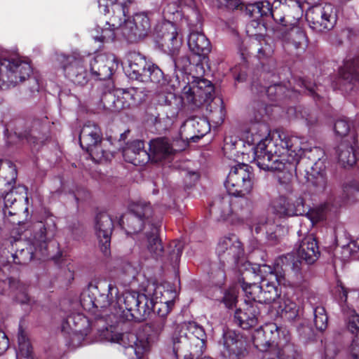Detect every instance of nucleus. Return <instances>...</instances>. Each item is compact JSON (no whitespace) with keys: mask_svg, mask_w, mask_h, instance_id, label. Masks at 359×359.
<instances>
[{"mask_svg":"<svg viewBox=\"0 0 359 359\" xmlns=\"http://www.w3.org/2000/svg\"><path fill=\"white\" fill-rule=\"evenodd\" d=\"M86 150L90 154L92 159L97 163L107 161L112 156L111 153L104 149L102 140L101 142L96 143L94 146Z\"/></svg>","mask_w":359,"mask_h":359,"instance_id":"obj_46","label":"nucleus"},{"mask_svg":"<svg viewBox=\"0 0 359 359\" xmlns=\"http://www.w3.org/2000/svg\"><path fill=\"white\" fill-rule=\"evenodd\" d=\"M284 32L282 37L285 41L294 46L295 49L304 48L307 39L304 31L301 27L292 26L287 32Z\"/></svg>","mask_w":359,"mask_h":359,"instance_id":"obj_40","label":"nucleus"},{"mask_svg":"<svg viewBox=\"0 0 359 359\" xmlns=\"http://www.w3.org/2000/svg\"><path fill=\"white\" fill-rule=\"evenodd\" d=\"M252 93L263 96L265 94L270 100H274L283 97L287 91L285 86L280 83L271 85L267 88L261 86L258 83L254 82L251 88Z\"/></svg>","mask_w":359,"mask_h":359,"instance_id":"obj_39","label":"nucleus"},{"mask_svg":"<svg viewBox=\"0 0 359 359\" xmlns=\"http://www.w3.org/2000/svg\"><path fill=\"white\" fill-rule=\"evenodd\" d=\"M237 290L235 288H230L225 292L223 297V302L226 307L231 308L236 304L237 302Z\"/></svg>","mask_w":359,"mask_h":359,"instance_id":"obj_56","label":"nucleus"},{"mask_svg":"<svg viewBox=\"0 0 359 359\" xmlns=\"http://www.w3.org/2000/svg\"><path fill=\"white\" fill-rule=\"evenodd\" d=\"M313 322L316 327L320 331L325 330L327 326L328 318L324 307H316L313 309Z\"/></svg>","mask_w":359,"mask_h":359,"instance_id":"obj_50","label":"nucleus"},{"mask_svg":"<svg viewBox=\"0 0 359 359\" xmlns=\"http://www.w3.org/2000/svg\"><path fill=\"white\" fill-rule=\"evenodd\" d=\"M290 340L288 332L276 323L266 325L262 330H257L255 336L254 343L257 347L269 346L271 344L277 346Z\"/></svg>","mask_w":359,"mask_h":359,"instance_id":"obj_21","label":"nucleus"},{"mask_svg":"<svg viewBox=\"0 0 359 359\" xmlns=\"http://www.w3.org/2000/svg\"><path fill=\"white\" fill-rule=\"evenodd\" d=\"M216 252L221 264L229 266L237 264L243 255V248L238 238L232 234L221 238L217 244Z\"/></svg>","mask_w":359,"mask_h":359,"instance_id":"obj_18","label":"nucleus"},{"mask_svg":"<svg viewBox=\"0 0 359 359\" xmlns=\"http://www.w3.org/2000/svg\"><path fill=\"white\" fill-rule=\"evenodd\" d=\"M349 352L353 359H359V333L354 336L349 346Z\"/></svg>","mask_w":359,"mask_h":359,"instance_id":"obj_60","label":"nucleus"},{"mask_svg":"<svg viewBox=\"0 0 359 359\" xmlns=\"http://www.w3.org/2000/svg\"><path fill=\"white\" fill-rule=\"evenodd\" d=\"M213 3L218 8L226 7L229 9H235L240 5V0H213Z\"/></svg>","mask_w":359,"mask_h":359,"instance_id":"obj_58","label":"nucleus"},{"mask_svg":"<svg viewBox=\"0 0 359 359\" xmlns=\"http://www.w3.org/2000/svg\"><path fill=\"white\" fill-rule=\"evenodd\" d=\"M229 193L223 196L216 197L210 204V212L219 215L221 218L225 219L231 215L233 211L238 212L239 210L234 205L231 207L232 198Z\"/></svg>","mask_w":359,"mask_h":359,"instance_id":"obj_35","label":"nucleus"},{"mask_svg":"<svg viewBox=\"0 0 359 359\" xmlns=\"http://www.w3.org/2000/svg\"><path fill=\"white\" fill-rule=\"evenodd\" d=\"M278 226L273 218L262 216L254 224V230L256 233H262L271 240L276 238V229Z\"/></svg>","mask_w":359,"mask_h":359,"instance_id":"obj_41","label":"nucleus"},{"mask_svg":"<svg viewBox=\"0 0 359 359\" xmlns=\"http://www.w3.org/2000/svg\"><path fill=\"white\" fill-rule=\"evenodd\" d=\"M276 214L281 217L304 215L306 212L304 198L301 196H279L273 202Z\"/></svg>","mask_w":359,"mask_h":359,"instance_id":"obj_20","label":"nucleus"},{"mask_svg":"<svg viewBox=\"0 0 359 359\" xmlns=\"http://www.w3.org/2000/svg\"><path fill=\"white\" fill-rule=\"evenodd\" d=\"M114 222L107 213H100L95 217L94 230L97 238L100 250L105 256L109 254L111 236Z\"/></svg>","mask_w":359,"mask_h":359,"instance_id":"obj_23","label":"nucleus"},{"mask_svg":"<svg viewBox=\"0 0 359 359\" xmlns=\"http://www.w3.org/2000/svg\"><path fill=\"white\" fill-rule=\"evenodd\" d=\"M358 150L353 144L346 142H341L337 147V154L341 165L346 167H351L356 162L355 151Z\"/></svg>","mask_w":359,"mask_h":359,"instance_id":"obj_38","label":"nucleus"},{"mask_svg":"<svg viewBox=\"0 0 359 359\" xmlns=\"http://www.w3.org/2000/svg\"><path fill=\"white\" fill-rule=\"evenodd\" d=\"M144 100L145 94L142 90L130 88L117 90L115 93H105L102 102L104 109L116 112L137 107Z\"/></svg>","mask_w":359,"mask_h":359,"instance_id":"obj_14","label":"nucleus"},{"mask_svg":"<svg viewBox=\"0 0 359 359\" xmlns=\"http://www.w3.org/2000/svg\"><path fill=\"white\" fill-rule=\"evenodd\" d=\"M91 324L89 319L80 313H74L68 316L62 322V331L74 335L79 336V339H83L87 336L92 327H97L101 340L116 343L126 348V353L129 357L140 359L143 353L149 350V342L143 339H139L132 332H121L118 331V327L111 325L103 326L101 329Z\"/></svg>","mask_w":359,"mask_h":359,"instance_id":"obj_5","label":"nucleus"},{"mask_svg":"<svg viewBox=\"0 0 359 359\" xmlns=\"http://www.w3.org/2000/svg\"><path fill=\"white\" fill-rule=\"evenodd\" d=\"M149 149L151 158L156 162L170 160L176 151L170 140L166 137H158L151 140Z\"/></svg>","mask_w":359,"mask_h":359,"instance_id":"obj_31","label":"nucleus"},{"mask_svg":"<svg viewBox=\"0 0 359 359\" xmlns=\"http://www.w3.org/2000/svg\"><path fill=\"white\" fill-rule=\"evenodd\" d=\"M304 114H305L302 115V116H303V118H305V120L309 126H313L317 123L318 118L315 115L311 114H306V112H304Z\"/></svg>","mask_w":359,"mask_h":359,"instance_id":"obj_64","label":"nucleus"},{"mask_svg":"<svg viewBox=\"0 0 359 359\" xmlns=\"http://www.w3.org/2000/svg\"><path fill=\"white\" fill-rule=\"evenodd\" d=\"M278 313L282 318L292 321L299 316V307L290 299L283 297L278 302Z\"/></svg>","mask_w":359,"mask_h":359,"instance_id":"obj_42","label":"nucleus"},{"mask_svg":"<svg viewBox=\"0 0 359 359\" xmlns=\"http://www.w3.org/2000/svg\"><path fill=\"white\" fill-rule=\"evenodd\" d=\"M11 292H15L14 298L17 302L21 304H29L31 300L26 287L0 268V294H9Z\"/></svg>","mask_w":359,"mask_h":359,"instance_id":"obj_26","label":"nucleus"},{"mask_svg":"<svg viewBox=\"0 0 359 359\" xmlns=\"http://www.w3.org/2000/svg\"><path fill=\"white\" fill-rule=\"evenodd\" d=\"M238 198L232 199L231 207L234 206V204L239 210L238 212L233 211L232 214H235L239 217H243L245 212H248V203L245 197H238Z\"/></svg>","mask_w":359,"mask_h":359,"instance_id":"obj_55","label":"nucleus"},{"mask_svg":"<svg viewBox=\"0 0 359 359\" xmlns=\"http://www.w3.org/2000/svg\"><path fill=\"white\" fill-rule=\"evenodd\" d=\"M170 250L169 252V257L172 264H177L182 255L184 243L181 241H173L170 244Z\"/></svg>","mask_w":359,"mask_h":359,"instance_id":"obj_52","label":"nucleus"},{"mask_svg":"<svg viewBox=\"0 0 359 359\" xmlns=\"http://www.w3.org/2000/svg\"><path fill=\"white\" fill-rule=\"evenodd\" d=\"M165 109L161 107V110L159 111L153 107H149L147 111V121L155 126H161L162 123H164V126H167L171 122L172 118L175 117V114L173 113L170 116Z\"/></svg>","mask_w":359,"mask_h":359,"instance_id":"obj_44","label":"nucleus"},{"mask_svg":"<svg viewBox=\"0 0 359 359\" xmlns=\"http://www.w3.org/2000/svg\"><path fill=\"white\" fill-rule=\"evenodd\" d=\"M145 294L126 292L124 293V304L128 309L126 317L133 318L135 321L146 319L151 311L168 315L172 306L175 292L170 285L149 284L145 289Z\"/></svg>","mask_w":359,"mask_h":359,"instance_id":"obj_6","label":"nucleus"},{"mask_svg":"<svg viewBox=\"0 0 359 359\" xmlns=\"http://www.w3.org/2000/svg\"><path fill=\"white\" fill-rule=\"evenodd\" d=\"M107 25L109 27L104 29L102 28L100 34V31L98 30V29H100L99 27L95 29L96 34L93 33L92 36L95 41H98L100 42L112 41L115 39L116 31L120 32V28H114L111 25L110 26L108 24V22H107Z\"/></svg>","mask_w":359,"mask_h":359,"instance_id":"obj_47","label":"nucleus"},{"mask_svg":"<svg viewBox=\"0 0 359 359\" xmlns=\"http://www.w3.org/2000/svg\"><path fill=\"white\" fill-rule=\"evenodd\" d=\"M102 140V133L100 127L93 121H87L79 134V143L83 149H88Z\"/></svg>","mask_w":359,"mask_h":359,"instance_id":"obj_32","label":"nucleus"},{"mask_svg":"<svg viewBox=\"0 0 359 359\" xmlns=\"http://www.w3.org/2000/svg\"><path fill=\"white\" fill-rule=\"evenodd\" d=\"M18 357L20 356L22 358L29 359L32 355V346L29 341L28 338L26 334L22 331L20 330L18 337Z\"/></svg>","mask_w":359,"mask_h":359,"instance_id":"obj_48","label":"nucleus"},{"mask_svg":"<svg viewBox=\"0 0 359 359\" xmlns=\"http://www.w3.org/2000/svg\"><path fill=\"white\" fill-rule=\"evenodd\" d=\"M157 316L151 321L147 323L144 331L147 332L150 337L158 338L164 331L167 324L168 315L161 316L156 313Z\"/></svg>","mask_w":359,"mask_h":359,"instance_id":"obj_43","label":"nucleus"},{"mask_svg":"<svg viewBox=\"0 0 359 359\" xmlns=\"http://www.w3.org/2000/svg\"><path fill=\"white\" fill-rule=\"evenodd\" d=\"M57 60L60 63L65 76L78 86H85L93 76L89 69L90 60L86 55L74 53L70 55L60 54Z\"/></svg>","mask_w":359,"mask_h":359,"instance_id":"obj_12","label":"nucleus"},{"mask_svg":"<svg viewBox=\"0 0 359 359\" xmlns=\"http://www.w3.org/2000/svg\"><path fill=\"white\" fill-rule=\"evenodd\" d=\"M191 130L192 135L187 136V140L195 141V138L203 137L210 130L208 121L201 117L188 118L181 128V131Z\"/></svg>","mask_w":359,"mask_h":359,"instance_id":"obj_34","label":"nucleus"},{"mask_svg":"<svg viewBox=\"0 0 359 359\" xmlns=\"http://www.w3.org/2000/svg\"><path fill=\"white\" fill-rule=\"evenodd\" d=\"M124 294L122 297H118L117 287L106 280L100 281L97 285H90L87 290L81 294L80 303L82 308L95 315V326L100 327L109 326L106 317L112 315L118 322L120 320H133V318H128V309L124 304ZM119 327L120 323H117ZM118 330H120L118 328ZM120 332V330H118Z\"/></svg>","mask_w":359,"mask_h":359,"instance_id":"obj_3","label":"nucleus"},{"mask_svg":"<svg viewBox=\"0 0 359 359\" xmlns=\"http://www.w3.org/2000/svg\"><path fill=\"white\" fill-rule=\"evenodd\" d=\"M358 126V123L355 121L352 123V131L355 133V135L353 137V143L355 144V147L358 149L359 151V134L357 132L356 127Z\"/></svg>","mask_w":359,"mask_h":359,"instance_id":"obj_63","label":"nucleus"},{"mask_svg":"<svg viewBox=\"0 0 359 359\" xmlns=\"http://www.w3.org/2000/svg\"><path fill=\"white\" fill-rule=\"evenodd\" d=\"M151 215L152 210L150 204L141 202L134 205L130 212L122 216L118 221V224L125 229L128 235H130L140 232L144 222L148 224L149 230L145 232L147 248L151 256L158 259L163 254V247L158 238L159 226L151 223Z\"/></svg>","mask_w":359,"mask_h":359,"instance_id":"obj_7","label":"nucleus"},{"mask_svg":"<svg viewBox=\"0 0 359 359\" xmlns=\"http://www.w3.org/2000/svg\"><path fill=\"white\" fill-rule=\"evenodd\" d=\"M320 256V250L316 238L313 234L306 236L297 248L296 256L287 254L278 258H287L285 264H281L287 271L291 270L294 273H299L304 264L311 265L315 263Z\"/></svg>","mask_w":359,"mask_h":359,"instance_id":"obj_11","label":"nucleus"},{"mask_svg":"<svg viewBox=\"0 0 359 359\" xmlns=\"http://www.w3.org/2000/svg\"><path fill=\"white\" fill-rule=\"evenodd\" d=\"M327 210V206L325 205L309 210H308V208L306 207V212L305 214L308 219L311 220L312 224H315L325 219Z\"/></svg>","mask_w":359,"mask_h":359,"instance_id":"obj_51","label":"nucleus"},{"mask_svg":"<svg viewBox=\"0 0 359 359\" xmlns=\"http://www.w3.org/2000/svg\"><path fill=\"white\" fill-rule=\"evenodd\" d=\"M213 92L214 88L210 81L200 79L197 82L185 86L181 97L184 103L193 107H199L205 102L211 99Z\"/></svg>","mask_w":359,"mask_h":359,"instance_id":"obj_17","label":"nucleus"},{"mask_svg":"<svg viewBox=\"0 0 359 359\" xmlns=\"http://www.w3.org/2000/svg\"><path fill=\"white\" fill-rule=\"evenodd\" d=\"M98 6L100 12L104 15L110 14L111 10L108 24L114 28H120L121 33L123 24L128 21L126 19L128 9L125 3L118 0H98Z\"/></svg>","mask_w":359,"mask_h":359,"instance_id":"obj_22","label":"nucleus"},{"mask_svg":"<svg viewBox=\"0 0 359 359\" xmlns=\"http://www.w3.org/2000/svg\"><path fill=\"white\" fill-rule=\"evenodd\" d=\"M359 81V59L346 60L339 68L336 85L341 90L351 91Z\"/></svg>","mask_w":359,"mask_h":359,"instance_id":"obj_24","label":"nucleus"},{"mask_svg":"<svg viewBox=\"0 0 359 359\" xmlns=\"http://www.w3.org/2000/svg\"><path fill=\"white\" fill-rule=\"evenodd\" d=\"M123 156L126 161L135 165H144L151 159L149 153L144 149V142L138 140L127 144Z\"/></svg>","mask_w":359,"mask_h":359,"instance_id":"obj_30","label":"nucleus"},{"mask_svg":"<svg viewBox=\"0 0 359 359\" xmlns=\"http://www.w3.org/2000/svg\"><path fill=\"white\" fill-rule=\"evenodd\" d=\"M337 292L340 300V306L344 316L346 328L352 333H359V313L353 309L352 303L355 302L358 294L353 290L338 285Z\"/></svg>","mask_w":359,"mask_h":359,"instance_id":"obj_16","label":"nucleus"},{"mask_svg":"<svg viewBox=\"0 0 359 359\" xmlns=\"http://www.w3.org/2000/svg\"><path fill=\"white\" fill-rule=\"evenodd\" d=\"M172 62L175 70L186 71L187 67L190 65L189 58L186 55H181L178 57H172Z\"/></svg>","mask_w":359,"mask_h":359,"instance_id":"obj_57","label":"nucleus"},{"mask_svg":"<svg viewBox=\"0 0 359 359\" xmlns=\"http://www.w3.org/2000/svg\"><path fill=\"white\" fill-rule=\"evenodd\" d=\"M86 57H88L90 60L89 69L94 78L100 80H106L110 78L114 68V57L113 55L98 54L93 57L90 55H86Z\"/></svg>","mask_w":359,"mask_h":359,"instance_id":"obj_28","label":"nucleus"},{"mask_svg":"<svg viewBox=\"0 0 359 359\" xmlns=\"http://www.w3.org/2000/svg\"><path fill=\"white\" fill-rule=\"evenodd\" d=\"M56 232L55 218L53 216L35 223L32 233L27 241L15 240L13 243L10 242L12 252L4 251L1 257L4 266L1 268L6 272L8 265L12 263L23 265L32 259H45L48 255V243L55 237Z\"/></svg>","mask_w":359,"mask_h":359,"instance_id":"obj_4","label":"nucleus"},{"mask_svg":"<svg viewBox=\"0 0 359 359\" xmlns=\"http://www.w3.org/2000/svg\"><path fill=\"white\" fill-rule=\"evenodd\" d=\"M161 32L160 43L164 50L172 55L177 53L182 45V37L177 26L170 21L166 22L161 27Z\"/></svg>","mask_w":359,"mask_h":359,"instance_id":"obj_27","label":"nucleus"},{"mask_svg":"<svg viewBox=\"0 0 359 359\" xmlns=\"http://www.w3.org/2000/svg\"><path fill=\"white\" fill-rule=\"evenodd\" d=\"M222 356L226 359H243L247 355L246 343L239 334L229 331L224 334Z\"/></svg>","mask_w":359,"mask_h":359,"instance_id":"obj_25","label":"nucleus"},{"mask_svg":"<svg viewBox=\"0 0 359 359\" xmlns=\"http://www.w3.org/2000/svg\"><path fill=\"white\" fill-rule=\"evenodd\" d=\"M280 350L278 351L279 359H299V353L294 344L289 343V340L283 342L282 345H278Z\"/></svg>","mask_w":359,"mask_h":359,"instance_id":"obj_49","label":"nucleus"},{"mask_svg":"<svg viewBox=\"0 0 359 359\" xmlns=\"http://www.w3.org/2000/svg\"><path fill=\"white\" fill-rule=\"evenodd\" d=\"M299 85L306 88L308 93L317 102L324 97L320 95L321 86H317L316 84L312 83L311 81H306L304 79H300L299 81Z\"/></svg>","mask_w":359,"mask_h":359,"instance_id":"obj_53","label":"nucleus"},{"mask_svg":"<svg viewBox=\"0 0 359 359\" xmlns=\"http://www.w3.org/2000/svg\"><path fill=\"white\" fill-rule=\"evenodd\" d=\"M266 112L263 104L255 114L256 122L248 135L246 142L253 146L255 161L264 170L277 171L281 184H287L295 175L301 181L310 182L313 186L323 189L326 184L325 166L321 158L323 151L318 147L308 149L304 139L291 135L278 129L274 131V142H271L270 129L262 121Z\"/></svg>","mask_w":359,"mask_h":359,"instance_id":"obj_1","label":"nucleus"},{"mask_svg":"<svg viewBox=\"0 0 359 359\" xmlns=\"http://www.w3.org/2000/svg\"><path fill=\"white\" fill-rule=\"evenodd\" d=\"M245 300L243 308L237 309L234 314L235 323L243 330H248L257 325L260 317V309L257 303Z\"/></svg>","mask_w":359,"mask_h":359,"instance_id":"obj_29","label":"nucleus"},{"mask_svg":"<svg viewBox=\"0 0 359 359\" xmlns=\"http://www.w3.org/2000/svg\"><path fill=\"white\" fill-rule=\"evenodd\" d=\"M337 353L334 346L329 345L325 347L323 359H334Z\"/></svg>","mask_w":359,"mask_h":359,"instance_id":"obj_61","label":"nucleus"},{"mask_svg":"<svg viewBox=\"0 0 359 359\" xmlns=\"http://www.w3.org/2000/svg\"><path fill=\"white\" fill-rule=\"evenodd\" d=\"M247 11L251 16L255 18L268 15L273 17V13L269 1H261L250 5L247 8Z\"/></svg>","mask_w":359,"mask_h":359,"instance_id":"obj_45","label":"nucleus"},{"mask_svg":"<svg viewBox=\"0 0 359 359\" xmlns=\"http://www.w3.org/2000/svg\"><path fill=\"white\" fill-rule=\"evenodd\" d=\"M126 74L133 79L142 82L160 83L163 80V73L156 65L147 62L144 55L130 51L125 57Z\"/></svg>","mask_w":359,"mask_h":359,"instance_id":"obj_10","label":"nucleus"},{"mask_svg":"<svg viewBox=\"0 0 359 359\" xmlns=\"http://www.w3.org/2000/svg\"><path fill=\"white\" fill-rule=\"evenodd\" d=\"M351 123L346 118L337 119L334 125L335 135L341 137L346 136L351 131Z\"/></svg>","mask_w":359,"mask_h":359,"instance_id":"obj_54","label":"nucleus"},{"mask_svg":"<svg viewBox=\"0 0 359 359\" xmlns=\"http://www.w3.org/2000/svg\"><path fill=\"white\" fill-rule=\"evenodd\" d=\"M213 3L218 8L226 7L229 9H235L240 5V0H213Z\"/></svg>","mask_w":359,"mask_h":359,"instance_id":"obj_59","label":"nucleus"},{"mask_svg":"<svg viewBox=\"0 0 359 359\" xmlns=\"http://www.w3.org/2000/svg\"><path fill=\"white\" fill-rule=\"evenodd\" d=\"M188 46L197 55H205L210 51V43L202 32H191L188 38Z\"/></svg>","mask_w":359,"mask_h":359,"instance_id":"obj_36","label":"nucleus"},{"mask_svg":"<svg viewBox=\"0 0 359 359\" xmlns=\"http://www.w3.org/2000/svg\"><path fill=\"white\" fill-rule=\"evenodd\" d=\"M150 21L148 14L137 13L125 22L121 34L129 42H136L147 34L151 27Z\"/></svg>","mask_w":359,"mask_h":359,"instance_id":"obj_19","label":"nucleus"},{"mask_svg":"<svg viewBox=\"0 0 359 359\" xmlns=\"http://www.w3.org/2000/svg\"><path fill=\"white\" fill-rule=\"evenodd\" d=\"M346 250L349 251L350 255L353 259L359 258V246H357L355 244L353 243L348 245Z\"/></svg>","mask_w":359,"mask_h":359,"instance_id":"obj_62","label":"nucleus"},{"mask_svg":"<svg viewBox=\"0 0 359 359\" xmlns=\"http://www.w3.org/2000/svg\"><path fill=\"white\" fill-rule=\"evenodd\" d=\"M32 70L30 65L20 58H6L0 47V88L6 90L27 80Z\"/></svg>","mask_w":359,"mask_h":359,"instance_id":"obj_9","label":"nucleus"},{"mask_svg":"<svg viewBox=\"0 0 359 359\" xmlns=\"http://www.w3.org/2000/svg\"><path fill=\"white\" fill-rule=\"evenodd\" d=\"M306 17L311 29L317 32H327L336 25L337 9L331 4L317 5L306 12Z\"/></svg>","mask_w":359,"mask_h":359,"instance_id":"obj_15","label":"nucleus"},{"mask_svg":"<svg viewBox=\"0 0 359 359\" xmlns=\"http://www.w3.org/2000/svg\"><path fill=\"white\" fill-rule=\"evenodd\" d=\"M253 177L251 166L236 164L231 168L224 183L227 192L235 197H245L252 189Z\"/></svg>","mask_w":359,"mask_h":359,"instance_id":"obj_13","label":"nucleus"},{"mask_svg":"<svg viewBox=\"0 0 359 359\" xmlns=\"http://www.w3.org/2000/svg\"><path fill=\"white\" fill-rule=\"evenodd\" d=\"M287 258H278L272 267L268 264H259L243 273L238 283L249 301L255 303L271 304L282 298L279 285H285L287 272L281 264L286 263Z\"/></svg>","mask_w":359,"mask_h":359,"instance_id":"obj_2","label":"nucleus"},{"mask_svg":"<svg viewBox=\"0 0 359 359\" xmlns=\"http://www.w3.org/2000/svg\"><path fill=\"white\" fill-rule=\"evenodd\" d=\"M6 164L8 165L10 175L6 177V185H8L11 189L8 191H5L6 193L5 194H2V197L4 198L6 208H8L18 201L16 197L13 198L14 194L16 193H20V194H26V188L24 186L13 187V184L15 183L18 175L16 168L11 161H6Z\"/></svg>","mask_w":359,"mask_h":359,"instance_id":"obj_33","label":"nucleus"},{"mask_svg":"<svg viewBox=\"0 0 359 359\" xmlns=\"http://www.w3.org/2000/svg\"><path fill=\"white\" fill-rule=\"evenodd\" d=\"M250 49L256 53V56L259 60L268 58L273 53L271 40L262 35H257L252 39Z\"/></svg>","mask_w":359,"mask_h":359,"instance_id":"obj_37","label":"nucleus"},{"mask_svg":"<svg viewBox=\"0 0 359 359\" xmlns=\"http://www.w3.org/2000/svg\"><path fill=\"white\" fill-rule=\"evenodd\" d=\"M206 334L203 327L194 321L184 322L172 337L173 351L177 355L180 350L189 352L190 359L203 353Z\"/></svg>","mask_w":359,"mask_h":359,"instance_id":"obj_8","label":"nucleus"}]
</instances>
